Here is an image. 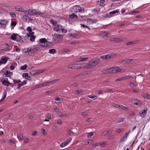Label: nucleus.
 Wrapping results in <instances>:
<instances>
[{
	"label": "nucleus",
	"mask_w": 150,
	"mask_h": 150,
	"mask_svg": "<svg viewBox=\"0 0 150 150\" xmlns=\"http://www.w3.org/2000/svg\"><path fill=\"white\" fill-rule=\"evenodd\" d=\"M50 22L54 25L53 28L54 30L56 32L64 33H66L67 32L66 29H64L61 25H59L56 21L51 20Z\"/></svg>",
	"instance_id": "f257e3e1"
},
{
	"label": "nucleus",
	"mask_w": 150,
	"mask_h": 150,
	"mask_svg": "<svg viewBox=\"0 0 150 150\" xmlns=\"http://www.w3.org/2000/svg\"><path fill=\"white\" fill-rule=\"evenodd\" d=\"M72 11L76 13H83L84 9L81 7L77 5L73 7Z\"/></svg>",
	"instance_id": "f03ea898"
},
{
	"label": "nucleus",
	"mask_w": 150,
	"mask_h": 150,
	"mask_svg": "<svg viewBox=\"0 0 150 150\" xmlns=\"http://www.w3.org/2000/svg\"><path fill=\"white\" fill-rule=\"evenodd\" d=\"M116 57V55L115 54L110 53L106 54L105 55L101 56L100 57V58L102 59L105 60H108L110 59H112L115 57Z\"/></svg>",
	"instance_id": "7ed1b4c3"
},
{
	"label": "nucleus",
	"mask_w": 150,
	"mask_h": 150,
	"mask_svg": "<svg viewBox=\"0 0 150 150\" xmlns=\"http://www.w3.org/2000/svg\"><path fill=\"white\" fill-rule=\"evenodd\" d=\"M100 61V59L99 58H96L92 60L89 62L91 68L94 67L98 64Z\"/></svg>",
	"instance_id": "20e7f679"
},
{
	"label": "nucleus",
	"mask_w": 150,
	"mask_h": 150,
	"mask_svg": "<svg viewBox=\"0 0 150 150\" xmlns=\"http://www.w3.org/2000/svg\"><path fill=\"white\" fill-rule=\"evenodd\" d=\"M62 36L60 34L57 33H55L53 36V40L57 42H58L62 40Z\"/></svg>",
	"instance_id": "39448f33"
},
{
	"label": "nucleus",
	"mask_w": 150,
	"mask_h": 150,
	"mask_svg": "<svg viewBox=\"0 0 150 150\" xmlns=\"http://www.w3.org/2000/svg\"><path fill=\"white\" fill-rule=\"evenodd\" d=\"M80 64H74L69 65L68 66V67L71 69H80Z\"/></svg>",
	"instance_id": "423d86ee"
},
{
	"label": "nucleus",
	"mask_w": 150,
	"mask_h": 150,
	"mask_svg": "<svg viewBox=\"0 0 150 150\" xmlns=\"http://www.w3.org/2000/svg\"><path fill=\"white\" fill-rule=\"evenodd\" d=\"M8 23L7 20L3 19L0 21V28H5L6 25Z\"/></svg>",
	"instance_id": "0eeeda50"
},
{
	"label": "nucleus",
	"mask_w": 150,
	"mask_h": 150,
	"mask_svg": "<svg viewBox=\"0 0 150 150\" xmlns=\"http://www.w3.org/2000/svg\"><path fill=\"white\" fill-rule=\"evenodd\" d=\"M120 71V69L117 67L109 69L110 73H115L119 72Z\"/></svg>",
	"instance_id": "6e6552de"
},
{
	"label": "nucleus",
	"mask_w": 150,
	"mask_h": 150,
	"mask_svg": "<svg viewBox=\"0 0 150 150\" xmlns=\"http://www.w3.org/2000/svg\"><path fill=\"white\" fill-rule=\"evenodd\" d=\"M80 69L81 68L88 69L91 68L89 63H83L80 64Z\"/></svg>",
	"instance_id": "1a4fd4ad"
},
{
	"label": "nucleus",
	"mask_w": 150,
	"mask_h": 150,
	"mask_svg": "<svg viewBox=\"0 0 150 150\" xmlns=\"http://www.w3.org/2000/svg\"><path fill=\"white\" fill-rule=\"evenodd\" d=\"M53 81H47L46 82H44L42 83L41 84H39L41 87L44 86H47L50 85L51 84L53 83Z\"/></svg>",
	"instance_id": "9d476101"
},
{
	"label": "nucleus",
	"mask_w": 150,
	"mask_h": 150,
	"mask_svg": "<svg viewBox=\"0 0 150 150\" xmlns=\"http://www.w3.org/2000/svg\"><path fill=\"white\" fill-rule=\"evenodd\" d=\"M37 11L35 10H29L28 11V14L29 15L36 16V15Z\"/></svg>",
	"instance_id": "9b49d317"
},
{
	"label": "nucleus",
	"mask_w": 150,
	"mask_h": 150,
	"mask_svg": "<svg viewBox=\"0 0 150 150\" xmlns=\"http://www.w3.org/2000/svg\"><path fill=\"white\" fill-rule=\"evenodd\" d=\"M118 11L117 10L113 11H112L110 12L109 14H106L105 15V16L103 17H109L111 16V15L114 14H115L116 13H118Z\"/></svg>",
	"instance_id": "f8f14e48"
},
{
	"label": "nucleus",
	"mask_w": 150,
	"mask_h": 150,
	"mask_svg": "<svg viewBox=\"0 0 150 150\" xmlns=\"http://www.w3.org/2000/svg\"><path fill=\"white\" fill-rule=\"evenodd\" d=\"M112 131L113 130L112 129H109L104 131L102 132V135L105 136L111 134L112 132Z\"/></svg>",
	"instance_id": "ddd939ff"
},
{
	"label": "nucleus",
	"mask_w": 150,
	"mask_h": 150,
	"mask_svg": "<svg viewBox=\"0 0 150 150\" xmlns=\"http://www.w3.org/2000/svg\"><path fill=\"white\" fill-rule=\"evenodd\" d=\"M1 82L2 84L7 86H8V84L9 82L6 80L5 78H3L1 80Z\"/></svg>",
	"instance_id": "4468645a"
},
{
	"label": "nucleus",
	"mask_w": 150,
	"mask_h": 150,
	"mask_svg": "<svg viewBox=\"0 0 150 150\" xmlns=\"http://www.w3.org/2000/svg\"><path fill=\"white\" fill-rule=\"evenodd\" d=\"M88 59V57H79L76 60V62H80V61H83L86 60H87Z\"/></svg>",
	"instance_id": "2eb2a0df"
},
{
	"label": "nucleus",
	"mask_w": 150,
	"mask_h": 150,
	"mask_svg": "<svg viewBox=\"0 0 150 150\" xmlns=\"http://www.w3.org/2000/svg\"><path fill=\"white\" fill-rule=\"evenodd\" d=\"M129 85L132 88H134V87H137L138 86L137 84L136 83V82L130 81L129 82Z\"/></svg>",
	"instance_id": "dca6fc26"
},
{
	"label": "nucleus",
	"mask_w": 150,
	"mask_h": 150,
	"mask_svg": "<svg viewBox=\"0 0 150 150\" xmlns=\"http://www.w3.org/2000/svg\"><path fill=\"white\" fill-rule=\"evenodd\" d=\"M31 35L30 33H27V35L28 37H30V40L31 42H33L35 41L36 37L34 35L31 36Z\"/></svg>",
	"instance_id": "f3484780"
},
{
	"label": "nucleus",
	"mask_w": 150,
	"mask_h": 150,
	"mask_svg": "<svg viewBox=\"0 0 150 150\" xmlns=\"http://www.w3.org/2000/svg\"><path fill=\"white\" fill-rule=\"evenodd\" d=\"M132 104L134 105H141V102L138 100H133L132 101Z\"/></svg>",
	"instance_id": "a211bd4d"
},
{
	"label": "nucleus",
	"mask_w": 150,
	"mask_h": 150,
	"mask_svg": "<svg viewBox=\"0 0 150 150\" xmlns=\"http://www.w3.org/2000/svg\"><path fill=\"white\" fill-rule=\"evenodd\" d=\"M52 43L50 42L47 41L45 45H40L43 47H49L52 45Z\"/></svg>",
	"instance_id": "6ab92c4d"
},
{
	"label": "nucleus",
	"mask_w": 150,
	"mask_h": 150,
	"mask_svg": "<svg viewBox=\"0 0 150 150\" xmlns=\"http://www.w3.org/2000/svg\"><path fill=\"white\" fill-rule=\"evenodd\" d=\"M26 83L27 81L26 80H25L23 81L21 83L18 84V86L16 88L18 89H19L21 86L25 85L26 84Z\"/></svg>",
	"instance_id": "aec40b11"
},
{
	"label": "nucleus",
	"mask_w": 150,
	"mask_h": 150,
	"mask_svg": "<svg viewBox=\"0 0 150 150\" xmlns=\"http://www.w3.org/2000/svg\"><path fill=\"white\" fill-rule=\"evenodd\" d=\"M118 108L124 110H127L129 109L128 108L126 107L125 106H124L122 105H119Z\"/></svg>",
	"instance_id": "412c9836"
},
{
	"label": "nucleus",
	"mask_w": 150,
	"mask_h": 150,
	"mask_svg": "<svg viewBox=\"0 0 150 150\" xmlns=\"http://www.w3.org/2000/svg\"><path fill=\"white\" fill-rule=\"evenodd\" d=\"M18 11L21 12H28V11H27V8L25 7H23L19 8Z\"/></svg>",
	"instance_id": "4be33fe9"
},
{
	"label": "nucleus",
	"mask_w": 150,
	"mask_h": 150,
	"mask_svg": "<svg viewBox=\"0 0 150 150\" xmlns=\"http://www.w3.org/2000/svg\"><path fill=\"white\" fill-rule=\"evenodd\" d=\"M36 15L42 17L45 16V13L44 12H41L40 11H37Z\"/></svg>",
	"instance_id": "5701e85b"
},
{
	"label": "nucleus",
	"mask_w": 150,
	"mask_h": 150,
	"mask_svg": "<svg viewBox=\"0 0 150 150\" xmlns=\"http://www.w3.org/2000/svg\"><path fill=\"white\" fill-rule=\"evenodd\" d=\"M7 93V92L6 91H4V92L3 93V95L2 97V98L0 100V102H2L4 100V99H5V98H6V96Z\"/></svg>",
	"instance_id": "b1692460"
},
{
	"label": "nucleus",
	"mask_w": 150,
	"mask_h": 150,
	"mask_svg": "<svg viewBox=\"0 0 150 150\" xmlns=\"http://www.w3.org/2000/svg\"><path fill=\"white\" fill-rule=\"evenodd\" d=\"M31 48H26L24 49L23 50V52L24 53H29L31 51Z\"/></svg>",
	"instance_id": "393cba45"
},
{
	"label": "nucleus",
	"mask_w": 150,
	"mask_h": 150,
	"mask_svg": "<svg viewBox=\"0 0 150 150\" xmlns=\"http://www.w3.org/2000/svg\"><path fill=\"white\" fill-rule=\"evenodd\" d=\"M10 49L8 47H7L5 48L0 50V53L4 52L9 51Z\"/></svg>",
	"instance_id": "a878e982"
},
{
	"label": "nucleus",
	"mask_w": 150,
	"mask_h": 150,
	"mask_svg": "<svg viewBox=\"0 0 150 150\" xmlns=\"http://www.w3.org/2000/svg\"><path fill=\"white\" fill-rule=\"evenodd\" d=\"M70 37L75 38H79L80 37V36L77 34H71L70 35Z\"/></svg>",
	"instance_id": "bb28decb"
},
{
	"label": "nucleus",
	"mask_w": 150,
	"mask_h": 150,
	"mask_svg": "<svg viewBox=\"0 0 150 150\" xmlns=\"http://www.w3.org/2000/svg\"><path fill=\"white\" fill-rule=\"evenodd\" d=\"M124 38L120 37L118 38H115V42H121L124 39Z\"/></svg>",
	"instance_id": "cd10ccee"
},
{
	"label": "nucleus",
	"mask_w": 150,
	"mask_h": 150,
	"mask_svg": "<svg viewBox=\"0 0 150 150\" xmlns=\"http://www.w3.org/2000/svg\"><path fill=\"white\" fill-rule=\"evenodd\" d=\"M7 60L8 59L7 58L5 57H3L2 58L1 60L0 61L2 63V64H5Z\"/></svg>",
	"instance_id": "c85d7f7f"
},
{
	"label": "nucleus",
	"mask_w": 150,
	"mask_h": 150,
	"mask_svg": "<svg viewBox=\"0 0 150 150\" xmlns=\"http://www.w3.org/2000/svg\"><path fill=\"white\" fill-rule=\"evenodd\" d=\"M47 41V40L45 38H41L39 40L40 42L44 45H45Z\"/></svg>",
	"instance_id": "c756f323"
},
{
	"label": "nucleus",
	"mask_w": 150,
	"mask_h": 150,
	"mask_svg": "<svg viewBox=\"0 0 150 150\" xmlns=\"http://www.w3.org/2000/svg\"><path fill=\"white\" fill-rule=\"evenodd\" d=\"M146 113V110H144L142 111L141 113H140V116L142 117H144Z\"/></svg>",
	"instance_id": "7c9ffc66"
},
{
	"label": "nucleus",
	"mask_w": 150,
	"mask_h": 150,
	"mask_svg": "<svg viewBox=\"0 0 150 150\" xmlns=\"http://www.w3.org/2000/svg\"><path fill=\"white\" fill-rule=\"evenodd\" d=\"M4 74L6 76L10 77L12 75V73L8 71H6L4 73Z\"/></svg>",
	"instance_id": "2f4dec72"
},
{
	"label": "nucleus",
	"mask_w": 150,
	"mask_h": 150,
	"mask_svg": "<svg viewBox=\"0 0 150 150\" xmlns=\"http://www.w3.org/2000/svg\"><path fill=\"white\" fill-rule=\"evenodd\" d=\"M17 34H12L11 37V39L13 40H15L16 38Z\"/></svg>",
	"instance_id": "473e14b6"
},
{
	"label": "nucleus",
	"mask_w": 150,
	"mask_h": 150,
	"mask_svg": "<svg viewBox=\"0 0 150 150\" xmlns=\"http://www.w3.org/2000/svg\"><path fill=\"white\" fill-rule=\"evenodd\" d=\"M69 17L71 19H73L74 18L77 19L78 18V17L77 15L75 14L74 13H72L71 15H70L69 16Z\"/></svg>",
	"instance_id": "72a5a7b5"
},
{
	"label": "nucleus",
	"mask_w": 150,
	"mask_h": 150,
	"mask_svg": "<svg viewBox=\"0 0 150 150\" xmlns=\"http://www.w3.org/2000/svg\"><path fill=\"white\" fill-rule=\"evenodd\" d=\"M28 66L26 64H24L23 66H21L20 67V69L21 70H25L27 68Z\"/></svg>",
	"instance_id": "f704fd0d"
},
{
	"label": "nucleus",
	"mask_w": 150,
	"mask_h": 150,
	"mask_svg": "<svg viewBox=\"0 0 150 150\" xmlns=\"http://www.w3.org/2000/svg\"><path fill=\"white\" fill-rule=\"evenodd\" d=\"M134 76H126L123 77L124 78V80L127 79V80H129L131 78H134Z\"/></svg>",
	"instance_id": "c9c22d12"
},
{
	"label": "nucleus",
	"mask_w": 150,
	"mask_h": 150,
	"mask_svg": "<svg viewBox=\"0 0 150 150\" xmlns=\"http://www.w3.org/2000/svg\"><path fill=\"white\" fill-rule=\"evenodd\" d=\"M17 137L18 138L19 141H21L22 139L23 136L21 134H18L17 135Z\"/></svg>",
	"instance_id": "e433bc0d"
},
{
	"label": "nucleus",
	"mask_w": 150,
	"mask_h": 150,
	"mask_svg": "<svg viewBox=\"0 0 150 150\" xmlns=\"http://www.w3.org/2000/svg\"><path fill=\"white\" fill-rule=\"evenodd\" d=\"M143 97L146 99H150V95L148 94H144Z\"/></svg>",
	"instance_id": "4c0bfd02"
},
{
	"label": "nucleus",
	"mask_w": 150,
	"mask_h": 150,
	"mask_svg": "<svg viewBox=\"0 0 150 150\" xmlns=\"http://www.w3.org/2000/svg\"><path fill=\"white\" fill-rule=\"evenodd\" d=\"M35 71L36 72V74H38L42 73H43L44 71V70H42V69H39V70H35Z\"/></svg>",
	"instance_id": "58836bf2"
},
{
	"label": "nucleus",
	"mask_w": 150,
	"mask_h": 150,
	"mask_svg": "<svg viewBox=\"0 0 150 150\" xmlns=\"http://www.w3.org/2000/svg\"><path fill=\"white\" fill-rule=\"evenodd\" d=\"M67 145V144L66 142H63L61 144L60 146L61 148H63Z\"/></svg>",
	"instance_id": "ea45409f"
},
{
	"label": "nucleus",
	"mask_w": 150,
	"mask_h": 150,
	"mask_svg": "<svg viewBox=\"0 0 150 150\" xmlns=\"http://www.w3.org/2000/svg\"><path fill=\"white\" fill-rule=\"evenodd\" d=\"M100 145L102 147H105L107 146L108 144L106 142H103L102 143H100Z\"/></svg>",
	"instance_id": "a19ab883"
},
{
	"label": "nucleus",
	"mask_w": 150,
	"mask_h": 150,
	"mask_svg": "<svg viewBox=\"0 0 150 150\" xmlns=\"http://www.w3.org/2000/svg\"><path fill=\"white\" fill-rule=\"evenodd\" d=\"M76 94L78 95L80 94H82L83 93V92L81 90L79 89L77 90L76 91Z\"/></svg>",
	"instance_id": "79ce46f5"
},
{
	"label": "nucleus",
	"mask_w": 150,
	"mask_h": 150,
	"mask_svg": "<svg viewBox=\"0 0 150 150\" xmlns=\"http://www.w3.org/2000/svg\"><path fill=\"white\" fill-rule=\"evenodd\" d=\"M41 86H40V85L39 84H38L37 85H36L35 86L31 88V90H33L35 89H36L37 88H40Z\"/></svg>",
	"instance_id": "37998d69"
},
{
	"label": "nucleus",
	"mask_w": 150,
	"mask_h": 150,
	"mask_svg": "<svg viewBox=\"0 0 150 150\" xmlns=\"http://www.w3.org/2000/svg\"><path fill=\"white\" fill-rule=\"evenodd\" d=\"M102 72L103 74L110 73L109 69L103 70Z\"/></svg>",
	"instance_id": "c03bdc74"
},
{
	"label": "nucleus",
	"mask_w": 150,
	"mask_h": 150,
	"mask_svg": "<svg viewBox=\"0 0 150 150\" xmlns=\"http://www.w3.org/2000/svg\"><path fill=\"white\" fill-rule=\"evenodd\" d=\"M29 139L26 137H24L23 143L25 144H27L29 141Z\"/></svg>",
	"instance_id": "a18cd8bd"
},
{
	"label": "nucleus",
	"mask_w": 150,
	"mask_h": 150,
	"mask_svg": "<svg viewBox=\"0 0 150 150\" xmlns=\"http://www.w3.org/2000/svg\"><path fill=\"white\" fill-rule=\"evenodd\" d=\"M28 16L27 15H24L23 16V18L26 21H28Z\"/></svg>",
	"instance_id": "49530a36"
},
{
	"label": "nucleus",
	"mask_w": 150,
	"mask_h": 150,
	"mask_svg": "<svg viewBox=\"0 0 150 150\" xmlns=\"http://www.w3.org/2000/svg\"><path fill=\"white\" fill-rule=\"evenodd\" d=\"M56 52L55 49H50L49 51V53L51 54H54Z\"/></svg>",
	"instance_id": "de8ad7c7"
},
{
	"label": "nucleus",
	"mask_w": 150,
	"mask_h": 150,
	"mask_svg": "<svg viewBox=\"0 0 150 150\" xmlns=\"http://www.w3.org/2000/svg\"><path fill=\"white\" fill-rule=\"evenodd\" d=\"M88 97L91 98L93 99H96L97 98V97L96 96H92V95H89L88 96Z\"/></svg>",
	"instance_id": "09e8293b"
},
{
	"label": "nucleus",
	"mask_w": 150,
	"mask_h": 150,
	"mask_svg": "<svg viewBox=\"0 0 150 150\" xmlns=\"http://www.w3.org/2000/svg\"><path fill=\"white\" fill-rule=\"evenodd\" d=\"M72 138L71 137L69 138V139H67L66 141V142L68 145L72 140Z\"/></svg>",
	"instance_id": "8fccbe9b"
},
{
	"label": "nucleus",
	"mask_w": 150,
	"mask_h": 150,
	"mask_svg": "<svg viewBox=\"0 0 150 150\" xmlns=\"http://www.w3.org/2000/svg\"><path fill=\"white\" fill-rule=\"evenodd\" d=\"M80 25H81V27H83V28H88L89 30H90V28H89V27H88V26H86V25H83V24H80Z\"/></svg>",
	"instance_id": "3c124183"
},
{
	"label": "nucleus",
	"mask_w": 150,
	"mask_h": 150,
	"mask_svg": "<svg viewBox=\"0 0 150 150\" xmlns=\"http://www.w3.org/2000/svg\"><path fill=\"white\" fill-rule=\"evenodd\" d=\"M125 120V118L124 117H121L117 121V122L120 123L122 122H123Z\"/></svg>",
	"instance_id": "603ef678"
},
{
	"label": "nucleus",
	"mask_w": 150,
	"mask_h": 150,
	"mask_svg": "<svg viewBox=\"0 0 150 150\" xmlns=\"http://www.w3.org/2000/svg\"><path fill=\"white\" fill-rule=\"evenodd\" d=\"M13 83L15 84L20 83L21 82L20 80L19 79H18L17 80H13Z\"/></svg>",
	"instance_id": "864d4df0"
},
{
	"label": "nucleus",
	"mask_w": 150,
	"mask_h": 150,
	"mask_svg": "<svg viewBox=\"0 0 150 150\" xmlns=\"http://www.w3.org/2000/svg\"><path fill=\"white\" fill-rule=\"evenodd\" d=\"M93 135V132H90L88 134L87 137L88 138H90Z\"/></svg>",
	"instance_id": "5fc2aeb1"
},
{
	"label": "nucleus",
	"mask_w": 150,
	"mask_h": 150,
	"mask_svg": "<svg viewBox=\"0 0 150 150\" xmlns=\"http://www.w3.org/2000/svg\"><path fill=\"white\" fill-rule=\"evenodd\" d=\"M115 91H116L115 90L108 89H107V92L110 93H112L114 92Z\"/></svg>",
	"instance_id": "6e6d98bb"
},
{
	"label": "nucleus",
	"mask_w": 150,
	"mask_h": 150,
	"mask_svg": "<svg viewBox=\"0 0 150 150\" xmlns=\"http://www.w3.org/2000/svg\"><path fill=\"white\" fill-rule=\"evenodd\" d=\"M111 105L117 108H118V105L117 104H116L114 103H111Z\"/></svg>",
	"instance_id": "4d7b16f0"
},
{
	"label": "nucleus",
	"mask_w": 150,
	"mask_h": 150,
	"mask_svg": "<svg viewBox=\"0 0 150 150\" xmlns=\"http://www.w3.org/2000/svg\"><path fill=\"white\" fill-rule=\"evenodd\" d=\"M133 61V60L132 59H128L127 60H125V63H124V64H125L126 63H129L130 62H131L132 61Z\"/></svg>",
	"instance_id": "13d9d810"
},
{
	"label": "nucleus",
	"mask_w": 150,
	"mask_h": 150,
	"mask_svg": "<svg viewBox=\"0 0 150 150\" xmlns=\"http://www.w3.org/2000/svg\"><path fill=\"white\" fill-rule=\"evenodd\" d=\"M108 138L109 139H113L115 138V136L114 135H109Z\"/></svg>",
	"instance_id": "bf43d9fd"
},
{
	"label": "nucleus",
	"mask_w": 150,
	"mask_h": 150,
	"mask_svg": "<svg viewBox=\"0 0 150 150\" xmlns=\"http://www.w3.org/2000/svg\"><path fill=\"white\" fill-rule=\"evenodd\" d=\"M130 132V131H128V132H126L125 134V135H124V136H123L124 137L126 138H127V136L128 135V134H129V132Z\"/></svg>",
	"instance_id": "052dcab7"
},
{
	"label": "nucleus",
	"mask_w": 150,
	"mask_h": 150,
	"mask_svg": "<svg viewBox=\"0 0 150 150\" xmlns=\"http://www.w3.org/2000/svg\"><path fill=\"white\" fill-rule=\"evenodd\" d=\"M127 140V138L124 137H122L120 139V142H125Z\"/></svg>",
	"instance_id": "680f3d73"
},
{
	"label": "nucleus",
	"mask_w": 150,
	"mask_h": 150,
	"mask_svg": "<svg viewBox=\"0 0 150 150\" xmlns=\"http://www.w3.org/2000/svg\"><path fill=\"white\" fill-rule=\"evenodd\" d=\"M123 80H124V78L123 77H121L120 78L117 79L115 80V81H122Z\"/></svg>",
	"instance_id": "e2e57ef3"
},
{
	"label": "nucleus",
	"mask_w": 150,
	"mask_h": 150,
	"mask_svg": "<svg viewBox=\"0 0 150 150\" xmlns=\"http://www.w3.org/2000/svg\"><path fill=\"white\" fill-rule=\"evenodd\" d=\"M134 44V42H127L126 43L127 45H133Z\"/></svg>",
	"instance_id": "0e129e2a"
},
{
	"label": "nucleus",
	"mask_w": 150,
	"mask_h": 150,
	"mask_svg": "<svg viewBox=\"0 0 150 150\" xmlns=\"http://www.w3.org/2000/svg\"><path fill=\"white\" fill-rule=\"evenodd\" d=\"M30 74H31L32 76H35L36 75H37L35 71H31V72H30Z\"/></svg>",
	"instance_id": "69168bd1"
},
{
	"label": "nucleus",
	"mask_w": 150,
	"mask_h": 150,
	"mask_svg": "<svg viewBox=\"0 0 150 150\" xmlns=\"http://www.w3.org/2000/svg\"><path fill=\"white\" fill-rule=\"evenodd\" d=\"M108 34H109L105 32H103L102 34V36L104 37L106 36Z\"/></svg>",
	"instance_id": "338daca9"
},
{
	"label": "nucleus",
	"mask_w": 150,
	"mask_h": 150,
	"mask_svg": "<svg viewBox=\"0 0 150 150\" xmlns=\"http://www.w3.org/2000/svg\"><path fill=\"white\" fill-rule=\"evenodd\" d=\"M10 15L13 18H15L16 17V15L15 13H10Z\"/></svg>",
	"instance_id": "774afa93"
}]
</instances>
